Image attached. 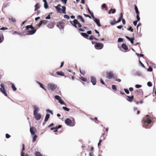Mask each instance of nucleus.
Instances as JSON below:
<instances>
[{
  "label": "nucleus",
  "instance_id": "c03bdc74",
  "mask_svg": "<svg viewBox=\"0 0 156 156\" xmlns=\"http://www.w3.org/2000/svg\"><path fill=\"white\" fill-rule=\"evenodd\" d=\"M136 19L137 21H139L140 20V18L139 17V14H136Z\"/></svg>",
  "mask_w": 156,
  "mask_h": 156
},
{
  "label": "nucleus",
  "instance_id": "5fc2aeb1",
  "mask_svg": "<svg viewBox=\"0 0 156 156\" xmlns=\"http://www.w3.org/2000/svg\"><path fill=\"white\" fill-rule=\"evenodd\" d=\"M137 56L138 57H143L144 56V55L142 54H136Z\"/></svg>",
  "mask_w": 156,
  "mask_h": 156
},
{
  "label": "nucleus",
  "instance_id": "052dcab7",
  "mask_svg": "<svg viewBox=\"0 0 156 156\" xmlns=\"http://www.w3.org/2000/svg\"><path fill=\"white\" fill-rule=\"evenodd\" d=\"M147 70L149 71H152V68L151 66L149 67Z\"/></svg>",
  "mask_w": 156,
  "mask_h": 156
},
{
  "label": "nucleus",
  "instance_id": "6e6552de",
  "mask_svg": "<svg viewBox=\"0 0 156 156\" xmlns=\"http://www.w3.org/2000/svg\"><path fill=\"white\" fill-rule=\"evenodd\" d=\"M103 44L100 43H96L95 45V48L97 49H101L103 47Z\"/></svg>",
  "mask_w": 156,
  "mask_h": 156
},
{
  "label": "nucleus",
  "instance_id": "72a5a7b5",
  "mask_svg": "<svg viewBox=\"0 0 156 156\" xmlns=\"http://www.w3.org/2000/svg\"><path fill=\"white\" fill-rule=\"evenodd\" d=\"M58 102L62 105H66V104L64 103V101L61 98L59 100Z\"/></svg>",
  "mask_w": 156,
  "mask_h": 156
},
{
  "label": "nucleus",
  "instance_id": "bb28decb",
  "mask_svg": "<svg viewBox=\"0 0 156 156\" xmlns=\"http://www.w3.org/2000/svg\"><path fill=\"white\" fill-rule=\"evenodd\" d=\"M57 26L60 29H63V26L60 23H58V24L57 25Z\"/></svg>",
  "mask_w": 156,
  "mask_h": 156
},
{
  "label": "nucleus",
  "instance_id": "680f3d73",
  "mask_svg": "<svg viewBox=\"0 0 156 156\" xmlns=\"http://www.w3.org/2000/svg\"><path fill=\"white\" fill-rule=\"evenodd\" d=\"M142 87L141 85H135V87L136 88H139L141 87Z\"/></svg>",
  "mask_w": 156,
  "mask_h": 156
},
{
  "label": "nucleus",
  "instance_id": "7ed1b4c3",
  "mask_svg": "<svg viewBox=\"0 0 156 156\" xmlns=\"http://www.w3.org/2000/svg\"><path fill=\"white\" fill-rule=\"evenodd\" d=\"M33 108L34 109V115L35 118L36 120H38L40 119L41 118V115L40 114L37 113L39 110V108L38 106L35 105L33 106Z\"/></svg>",
  "mask_w": 156,
  "mask_h": 156
},
{
  "label": "nucleus",
  "instance_id": "a878e982",
  "mask_svg": "<svg viewBox=\"0 0 156 156\" xmlns=\"http://www.w3.org/2000/svg\"><path fill=\"white\" fill-rule=\"evenodd\" d=\"M134 8H135V11H136V14H139V13H140L138 11V8H137V6L136 5H134Z\"/></svg>",
  "mask_w": 156,
  "mask_h": 156
},
{
  "label": "nucleus",
  "instance_id": "c85d7f7f",
  "mask_svg": "<svg viewBox=\"0 0 156 156\" xmlns=\"http://www.w3.org/2000/svg\"><path fill=\"white\" fill-rule=\"evenodd\" d=\"M35 156H43L40 152L38 151L35 152Z\"/></svg>",
  "mask_w": 156,
  "mask_h": 156
},
{
  "label": "nucleus",
  "instance_id": "0eeeda50",
  "mask_svg": "<svg viewBox=\"0 0 156 156\" xmlns=\"http://www.w3.org/2000/svg\"><path fill=\"white\" fill-rule=\"evenodd\" d=\"M65 122L67 125L69 126H73L74 125L71 120L69 118L66 119L65 121Z\"/></svg>",
  "mask_w": 156,
  "mask_h": 156
},
{
  "label": "nucleus",
  "instance_id": "b1692460",
  "mask_svg": "<svg viewBox=\"0 0 156 156\" xmlns=\"http://www.w3.org/2000/svg\"><path fill=\"white\" fill-rule=\"evenodd\" d=\"M50 116V115L48 114H47L46 115L45 118L44 119V121L46 122L48 120Z\"/></svg>",
  "mask_w": 156,
  "mask_h": 156
},
{
  "label": "nucleus",
  "instance_id": "9d476101",
  "mask_svg": "<svg viewBox=\"0 0 156 156\" xmlns=\"http://www.w3.org/2000/svg\"><path fill=\"white\" fill-rule=\"evenodd\" d=\"M92 18L93 19L94 21L97 24V25L98 27L101 26V25L100 23V20H99V19L95 18L94 16L93 17H92Z\"/></svg>",
  "mask_w": 156,
  "mask_h": 156
},
{
  "label": "nucleus",
  "instance_id": "f03ea898",
  "mask_svg": "<svg viewBox=\"0 0 156 156\" xmlns=\"http://www.w3.org/2000/svg\"><path fill=\"white\" fill-rule=\"evenodd\" d=\"M25 31L28 30V33L26 35H31L34 34L36 31L37 30L35 29L32 25H28L26 26Z\"/></svg>",
  "mask_w": 156,
  "mask_h": 156
},
{
  "label": "nucleus",
  "instance_id": "423d86ee",
  "mask_svg": "<svg viewBox=\"0 0 156 156\" xmlns=\"http://www.w3.org/2000/svg\"><path fill=\"white\" fill-rule=\"evenodd\" d=\"M57 86L53 83H49L48 85V89H50L52 91L54 90L57 88Z\"/></svg>",
  "mask_w": 156,
  "mask_h": 156
},
{
  "label": "nucleus",
  "instance_id": "4be33fe9",
  "mask_svg": "<svg viewBox=\"0 0 156 156\" xmlns=\"http://www.w3.org/2000/svg\"><path fill=\"white\" fill-rule=\"evenodd\" d=\"M77 18L78 20H80L83 23L84 22V19L80 15H78L77 17Z\"/></svg>",
  "mask_w": 156,
  "mask_h": 156
},
{
  "label": "nucleus",
  "instance_id": "1a4fd4ad",
  "mask_svg": "<svg viewBox=\"0 0 156 156\" xmlns=\"http://www.w3.org/2000/svg\"><path fill=\"white\" fill-rule=\"evenodd\" d=\"M106 77L108 79H111L113 77L114 75L112 72H107L106 73Z\"/></svg>",
  "mask_w": 156,
  "mask_h": 156
},
{
  "label": "nucleus",
  "instance_id": "cd10ccee",
  "mask_svg": "<svg viewBox=\"0 0 156 156\" xmlns=\"http://www.w3.org/2000/svg\"><path fill=\"white\" fill-rule=\"evenodd\" d=\"M55 8L57 10V12L61 13V11L62 10L61 8L59 7H58V6H55Z\"/></svg>",
  "mask_w": 156,
  "mask_h": 156
},
{
  "label": "nucleus",
  "instance_id": "603ef678",
  "mask_svg": "<svg viewBox=\"0 0 156 156\" xmlns=\"http://www.w3.org/2000/svg\"><path fill=\"white\" fill-rule=\"evenodd\" d=\"M123 40V38H119L118 39V42H122Z\"/></svg>",
  "mask_w": 156,
  "mask_h": 156
},
{
  "label": "nucleus",
  "instance_id": "393cba45",
  "mask_svg": "<svg viewBox=\"0 0 156 156\" xmlns=\"http://www.w3.org/2000/svg\"><path fill=\"white\" fill-rule=\"evenodd\" d=\"M48 27L49 28H52L54 27V25L52 23H50L48 24Z\"/></svg>",
  "mask_w": 156,
  "mask_h": 156
},
{
  "label": "nucleus",
  "instance_id": "f8f14e48",
  "mask_svg": "<svg viewBox=\"0 0 156 156\" xmlns=\"http://www.w3.org/2000/svg\"><path fill=\"white\" fill-rule=\"evenodd\" d=\"M48 22V21L46 20H42L40 21V22L38 24V26L40 27L42 24L44 25L46 24Z\"/></svg>",
  "mask_w": 156,
  "mask_h": 156
},
{
  "label": "nucleus",
  "instance_id": "69168bd1",
  "mask_svg": "<svg viewBox=\"0 0 156 156\" xmlns=\"http://www.w3.org/2000/svg\"><path fill=\"white\" fill-rule=\"evenodd\" d=\"M72 74H73V75L71 76V77H72V79L73 80H74V77H73V76L75 75V73H74V72H73Z\"/></svg>",
  "mask_w": 156,
  "mask_h": 156
},
{
  "label": "nucleus",
  "instance_id": "3c124183",
  "mask_svg": "<svg viewBox=\"0 0 156 156\" xmlns=\"http://www.w3.org/2000/svg\"><path fill=\"white\" fill-rule=\"evenodd\" d=\"M124 90L125 91V92L127 94H129V90H128L127 89H124Z\"/></svg>",
  "mask_w": 156,
  "mask_h": 156
},
{
  "label": "nucleus",
  "instance_id": "0e129e2a",
  "mask_svg": "<svg viewBox=\"0 0 156 156\" xmlns=\"http://www.w3.org/2000/svg\"><path fill=\"white\" fill-rule=\"evenodd\" d=\"M45 19H51V16L50 15H48L47 16H46L45 18Z\"/></svg>",
  "mask_w": 156,
  "mask_h": 156
},
{
  "label": "nucleus",
  "instance_id": "f257e3e1",
  "mask_svg": "<svg viewBox=\"0 0 156 156\" xmlns=\"http://www.w3.org/2000/svg\"><path fill=\"white\" fill-rule=\"evenodd\" d=\"M152 120L151 119V117L147 115L145 116L142 121L143 124V126L146 129L150 128V126L149 125L151 122Z\"/></svg>",
  "mask_w": 156,
  "mask_h": 156
},
{
  "label": "nucleus",
  "instance_id": "ddd939ff",
  "mask_svg": "<svg viewBox=\"0 0 156 156\" xmlns=\"http://www.w3.org/2000/svg\"><path fill=\"white\" fill-rule=\"evenodd\" d=\"M126 97L128 98L126 99V100L130 102H131L134 98L133 95H132L131 96L127 95Z\"/></svg>",
  "mask_w": 156,
  "mask_h": 156
},
{
  "label": "nucleus",
  "instance_id": "20e7f679",
  "mask_svg": "<svg viewBox=\"0 0 156 156\" xmlns=\"http://www.w3.org/2000/svg\"><path fill=\"white\" fill-rule=\"evenodd\" d=\"M70 22L73 26L76 28H77L76 25H77L78 27L80 28L82 27L81 25L76 19H74L73 22L70 21Z\"/></svg>",
  "mask_w": 156,
  "mask_h": 156
},
{
  "label": "nucleus",
  "instance_id": "a18cd8bd",
  "mask_svg": "<svg viewBox=\"0 0 156 156\" xmlns=\"http://www.w3.org/2000/svg\"><path fill=\"white\" fill-rule=\"evenodd\" d=\"M62 108L64 110L66 111H69V108H68L65 107H62Z\"/></svg>",
  "mask_w": 156,
  "mask_h": 156
},
{
  "label": "nucleus",
  "instance_id": "a19ab883",
  "mask_svg": "<svg viewBox=\"0 0 156 156\" xmlns=\"http://www.w3.org/2000/svg\"><path fill=\"white\" fill-rule=\"evenodd\" d=\"M4 39L3 36L2 35V36H0V43H2Z\"/></svg>",
  "mask_w": 156,
  "mask_h": 156
},
{
  "label": "nucleus",
  "instance_id": "4c0bfd02",
  "mask_svg": "<svg viewBox=\"0 0 156 156\" xmlns=\"http://www.w3.org/2000/svg\"><path fill=\"white\" fill-rule=\"evenodd\" d=\"M102 141H103V140H102V137H101V139H100L99 140V142L98 144V146H100L101 145V143L102 142Z\"/></svg>",
  "mask_w": 156,
  "mask_h": 156
},
{
  "label": "nucleus",
  "instance_id": "58836bf2",
  "mask_svg": "<svg viewBox=\"0 0 156 156\" xmlns=\"http://www.w3.org/2000/svg\"><path fill=\"white\" fill-rule=\"evenodd\" d=\"M112 88L113 90L115 91H116L117 90L116 87L115 86V85H112Z\"/></svg>",
  "mask_w": 156,
  "mask_h": 156
},
{
  "label": "nucleus",
  "instance_id": "2eb2a0df",
  "mask_svg": "<svg viewBox=\"0 0 156 156\" xmlns=\"http://www.w3.org/2000/svg\"><path fill=\"white\" fill-rule=\"evenodd\" d=\"M126 37L130 41L131 44H133V41L135 39L134 37L131 38L127 36H126Z\"/></svg>",
  "mask_w": 156,
  "mask_h": 156
},
{
  "label": "nucleus",
  "instance_id": "79ce46f5",
  "mask_svg": "<svg viewBox=\"0 0 156 156\" xmlns=\"http://www.w3.org/2000/svg\"><path fill=\"white\" fill-rule=\"evenodd\" d=\"M44 7L45 9H47L48 8V5L47 3V2H45V3H44Z\"/></svg>",
  "mask_w": 156,
  "mask_h": 156
},
{
  "label": "nucleus",
  "instance_id": "39448f33",
  "mask_svg": "<svg viewBox=\"0 0 156 156\" xmlns=\"http://www.w3.org/2000/svg\"><path fill=\"white\" fill-rule=\"evenodd\" d=\"M0 86L1 87L0 88V91L5 96L8 97L7 94L6 92V90L5 88L4 84L3 83H1L0 85Z\"/></svg>",
  "mask_w": 156,
  "mask_h": 156
},
{
  "label": "nucleus",
  "instance_id": "774afa93",
  "mask_svg": "<svg viewBox=\"0 0 156 156\" xmlns=\"http://www.w3.org/2000/svg\"><path fill=\"white\" fill-rule=\"evenodd\" d=\"M138 21L136 20V21H134L133 22V24L134 25V26H136V25L137 22Z\"/></svg>",
  "mask_w": 156,
  "mask_h": 156
},
{
  "label": "nucleus",
  "instance_id": "4468645a",
  "mask_svg": "<svg viewBox=\"0 0 156 156\" xmlns=\"http://www.w3.org/2000/svg\"><path fill=\"white\" fill-rule=\"evenodd\" d=\"M107 135V133H102V135H101L100 139L102 137V140H105L106 136Z\"/></svg>",
  "mask_w": 156,
  "mask_h": 156
},
{
  "label": "nucleus",
  "instance_id": "49530a36",
  "mask_svg": "<svg viewBox=\"0 0 156 156\" xmlns=\"http://www.w3.org/2000/svg\"><path fill=\"white\" fill-rule=\"evenodd\" d=\"M64 18L67 19H69L70 18L69 16L68 15L66 14L64 15Z\"/></svg>",
  "mask_w": 156,
  "mask_h": 156
},
{
  "label": "nucleus",
  "instance_id": "dca6fc26",
  "mask_svg": "<svg viewBox=\"0 0 156 156\" xmlns=\"http://www.w3.org/2000/svg\"><path fill=\"white\" fill-rule=\"evenodd\" d=\"M123 13H121L120 14V16L118 20L117 21V22H119L123 18Z\"/></svg>",
  "mask_w": 156,
  "mask_h": 156
},
{
  "label": "nucleus",
  "instance_id": "2f4dec72",
  "mask_svg": "<svg viewBox=\"0 0 156 156\" xmlns=\"http://www.w3.org/2000/svg\"><path fill=\"white\" fill-rule=\"evenodd\" d=\"M87 9L88 10V12L89 13H90V14L91 16L92 17H93L94 15H93V13L91 12L90 10V9H89V7H87Z\"/></svg>",
  "mask_w": 156,
  "mask_h": 156
},
{
  "label": "nucleus",
  "instance_id": "aec40b11",
  "mask_svg": "<svg viewBox=\"0 0 156 156\" xmlns=\"http://www.w3.org/2000/svg\"><path fill=\"white\" fill-rule=\"evenodd\" d=\"M37 83L40 85L41 87L44 90L46 91V89L44 88L43 84L38 81H37Z\"/></svg>",
  "mask_w": 156,
  "mask_h": 156
},
{
  "label": "nucleus",
  "instance_id": "bf43d9fd",
  "mask_svg": "<svg viewBox=\"0 0 156 156\" xmlns=\"http://www.w3.org/2000/svg\"><path fill=\"white\" fill-rule=\"evenodd\" d=\"M112 13H114L116 12V10L115 9H111Z\"/></svg>",
  "mask_w": 156,
  "mask_h": 156
},
{
  "label": "nucleus",
  "instance_id": "338daca9",
  "mask_svg": "<svg viewBox=\"0 0 156 156\" xmlns=\"http://www.w3.org/2000/svg\"><path fill=\"white\" fill-rule=\"evenodd\" d=\"M91 33H92V32H91V30L88 31L87 32V34H91Z\"/></svg>",
  "mask_w": 156,
  "mask_h": 156
},
{
  "label": "nucleus",
  "instance_id": "f704fd0d",
  "mask_svg": "<svg viewBox=\"0 0 156 156\" xmlns=\"http://www.w3.org/2000/svg\"><path fill=\"white\" fill-rule=\"evenodd\" d=\"M80 72L82 75H84L85 74V71L83 69H80Z\"/></svg>",
  "mask_w": 156,
  "mask_h": 156
},
{
  "label": "nucleus",
  "instance_id": "ea45409f",
  "mask_svg": "<svg viewBox=\"0 0 156 156\" xmlns=\"http://www.w3.org/2000/svg\"><path fill=\"white\" fill-rule=\"evenodd\" d=\"M55 98L56 99L58 100H60L61 98V97L57 95H56L55 96Z\"/></svg>",
  "mask_w": 156,
  "mask_h": 156
},
{
  "label": "nucleus",
  "instance_id": "412c9836",
  "mask_svg": "<svg viewBox=\"0 0 156 156\" xmlns=\"http://www.w3.org/2000/svg\"><path fill=\"white\" fill-rule=\"evenodd\" d=\"M56 74L58 75H60L61 76H64L65 75L63 72L62 71H57L56 73Z\"/></svg>",
  "mask_w": 156,
  "mask_h": 156
},
{
  "label": "nucleus",
  "instance_id": "f3484780",
  "mask_svg": "<svg viewBox=\"0 0 156 156\" xmlns=\"http://www.w3.org/2000/svg\"><path fill=\"white\" fill-rule=\"evenodd\" d=\"M80 34L84 38L88 39L89 36L87 34L85 33H81Z\"/></svg>",
  "mask_w": 156,
  "mask_h": 156
},
{
  "label": "nucleus",
  "instance_id": "6e6d98bb",
  "mask_svg": "<svg viewBox=\"0 0 156 156\" xmlns=\"http://www.w3.org/2000/svg\"><path fill=\"white\" fill-rule=\"evenodd\" d=\"M102 8H106V10L107 9V8L106 6V5L105 4H103L102 5Z\"/></svg>",
  "mask_w": 156,
  "mask_h": 156
},
{
  "label": "nucleus",
  "instance_id": "de8ad7c7",
  "mask_svg": "<svg viewBox=\"0 0 156 156\" xmlns=\"http://www.w3.org/2000/svg\"><path fill=\"white\" fill-rule=\"evenodd\" d=\"M128 30L130 31L131 32H133V29L132 28V27H130L128 29Z\"/></svg>",
  "mask_w": 156,
  "mask_h": 156
},
{
  "label": "nucleus",
  "instance_id": "37998d69",
  "mask_svg": "<svg viewBox=\"0 0 156 156\" xmlns=\"http://www.w3.org/2000/svg\"><path fill=\"white\" fill-rule=\"evenodd\" d=\"M117 21H116L115 20H113L111 22V24L112 25H114L116 23H117Z\"/></svg>",
  "mask_w": 156,
  "mask_h": 156
},
{
  "label": "nucleus",
  "instance_id": "8fccbe9b",
  "mask_svg": "<svg viewBox=\"0 0 156 156\" xmlns=\"http://www.w3.org/2000/svg\"><path fill=\"white\" fill-rule=\"evenodd\" d=\"M94 39V37L93 36L91 35L90 36L89 39L90 40H92Z\"/></svg>",
  "mask_w": 156,
  "mask_h": 156
},
{
  "label": "nucleus",
  "instance_id": "9b49d317",
  "mask_svg": "<svg viewBox=\"0 0 156 156\" xmlns=\"http://www.w3.org/2000/svg\"><path fill=\"white\" fill-rule=\"evenodd\" d=\"M91 82L92 84L94 85L96 84V78L94 76H91L90 77Z\"/></svg>",
  "mask_w": 156,
  "mask_h": 156
},
{
  "label": "nucleus",
  "instance_id": "c9c22d12",
  "mask_svg": "<svg viewBox=\"0 0 156 156\" xmlns=\"http://www.w3.org/2000/svg\"><path fill=\"white\" fill-rule=\"evenodd\" d=\"M62 13L64 14H65L66 12V8L64 6H62Z\"/></svg>",
  "mask_w": 156,
  "mask_h": 156
},
{
  "label": "nucleus",
  "instance_id": "7c9ffc66",
  "mask_svg": "<svg viewBox=\"0 0 156 156\" xmlns=\"http://www.w3.org/2000/svg\"><path fill=\"white\" fill-rule=\"evenodd\" d=\"M142 92L141 90H136L135 91V93L136 95L138 94L139 93H141Z\"/></svg>",
  "mask_w": 156,
  "mask_h": 156
},
{
  "label": "nucleus",
  "instance_id": "6ab92c4d",
  "mask_svg": "<svg viewBox=\"0 0 156 156\" xmlns=\"http://www.w3.org/2000/svg\"><path fill=\"white\" fill-rule=\"evenodd\" d=\"M122 48L125 50H127L128 49V47L125 44H123L121 46Z\"/></svg>",
  "mask_w": 156,
  "mask_h": 156
},
{
  "label": "nucleus",
  "instance_id": "5701e85b",
  "mask_svg": "<svg viewBox=\"0 0 156 156\" xmlns=\"http://www.w3.org/2000/svg\"><path fill=\"white\" fill-rule=\"evenodd\" d=\"M35 10L34 11H36L37 10V9H39L40 7V6L39 3H37L34 6Z\"/></svg>",
  "mask_w": 156,
  "mask_h": 156
},
{
  "label": "nucleus",
  "instance_id": "09e8293b",
  "mask_svg": "<svg viewBox=\"0 0 156 156\" xmlns=\"http://www.w3.org/2000/svg\"><path fill=\"white\" fill-rule=\"evenodd\" d=\"M147 85L149 87H151L152 86V84L150 82H148L147 83Z\"/></svg>",
  "mask_w": 156,
  "mask_h": 156
},
{
  "label": "nucleus",
  "instance_id": "e2e57ef3",
  "mask_svg": "<svg viewBox=\"0 0 156 156\" xmlns=\"http://www.w3.org/2000/svg\"><path fill=\"white\" fill-rule=\"evenodd\" d=\"M83 15L86 17H89L91 19V17L89 15H87V14H86L84 13H83Z\"/></svg>",
  "mask_w": 156,
  "mask_h": 156
},
{
  "label": "nucleus",
  "instance_id": "4d7b16f0",
  "mask_svg": "<svg viewBox=\"0 0 156 156\" xmlns=\"http://www.w3.org/2000/svg\"><path fill=\"white\" fill-rule=\"evenodd\" d=\"M8 29L6 27H2L0 29V30H7Z\"/></svg>",
  "mask_w": 156,
  "mask_h": 156
},
{
  "label": "nucleus",
  "instance_id": "864d4df0",
  "mask_svg": "<svg viewBox=\"0 0 156 156\" xmlns=\"http://www.w3.org/2000/svg\"><path fill=\"white\" fill-rule=\"evenodd\" d=\"M100 81L101 83H102L103 85H105V83L104 82L103 79H102V78H100Z\"/></svg>",
  "mask_w": 156,
  "mask_h": 156
},
{
  "label": "nucleus",
  "instance_id": "c756f323",
  "mask_svg": "<svg viewBox=\"0 0 156 156\" xmlns=\"http://www.w3.org/2000/svg\"><path fill=\"white\" fill-rule=\"evenodd\" d=\"M12 90L14 91H16L17 90V89L16 87H15V85L12 83Z\"/></svg>",
  "mask_w": 156,
  "mask_h": 156
},
{
  "label": "nucleus",
  "instance_id": "13d9d810",
  "mask_svg": "<svg viewBox=\"0 0 156 156\" xmlns=\"http://www.w3.org/2000/svg\"><path fill=\"white\" fill-rule=\"evenodd\" d=\"M10 136H11L8 133H6L5 134V137L7 138H9L10 137Z\"/></svg>",
  "mask_w": 156,
  "mask_h": 156
},
{
  "label": "nucleus",
  "instance_id": "e433bc0d",
  "mask_svg": "<svg viewBox=\"0 0 156 156\" xmlns=\"http://www.w3.org/2000/svg\"><path fill=\"white\" fill-rule=\"evenodd\" d=\"M37 138V136L36 135H34L33 138V142H34L36 140V138Z\"/></svg>",
  "mask_w": 156,
  "mask_h": 156
},
{
  "label": "nucleus",
  "instance_id": "473e14b6",
  "mask_svg": "<svg viewBox=\"0 0 156 156\" xmlns=\"http://www.w3.org/2000/svg\"><path fill=\"white\" fill-rule=\"evenodd\" d=\"M80 79L83 81L86 82L87 81V78H84L83 76L80 77Z\"/></svg>",
  "mask_w": 156,
  "mask_h": 156
},
{
  "label": "nucleus",
  "instance_id": "a211bd4d",
  "mask_svg": "<svg viewBox=\"0 0 156 156\" xmlns=\"http://www.w3.org/2000/svg\"><path fill=\"white\" fill-rule=\"evenodd\" d=\"M35 129L33 127H31L30 128V133L32 135H34L35 133Z\"/></svg>",
  "mask_w": 156,
  "mask_h": 156
}]
</instances>
